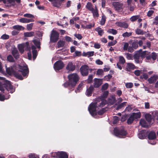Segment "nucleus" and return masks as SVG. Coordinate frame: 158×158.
I'll use <instances>...</instances> for the list:
<instances>
[{
    "mask_svg": "<svg viewBox=\"0 0 158 158\" xmlns=\"http://www.w3.org/2000/svg\"><path fill=\"white\" fill-rule=\"evenodd\" d=\"M86 8L89 10L91 11L94 8L93 7V5L90 2H88L85 6Z\"/></svg>",
    "mask_w": 158,
    "mask_h": 158,
    "instance_id": "27",
    "label": "nucleus"
},
{
    "mask_svg": "<svg viewBox=\"0 0 158 158\" xmlns=\"http://www.w3.org/2000/svg\"><path fill=\"white\" fill-rule=\"evenodd\" d=\"M58 33L56 31L52 30L50 37V41L53 42H56L58 40Z\"/></svg>",
    "mask_w": 158,
    "mask_h": 158,
    "instance_id": "8",
    "label": "nucleus"
},
{
    "mask_svg": "<svg viewBox=\"0 0 158 158\" xmlns=\"http://www.w3.org/2000/svg\"><path fill=\"white\" fill-rule=\"evenodd\" d=\"M34 33L33 31L26 32L24 33V36L25 37H31L33 35Z\"/></svg>",
    "mask_w": 158,
    "mask_h": 158,
    "instance_id": "31",
    "label": "nucleus"
},
{
    "mask_svg": "<svg viewBox=\"0 0 158 158\" xmlns=\"http://www.w3.org/2000/svg\"><path fill=\"white\" fill-rule=\"evenodd\" d=\"M91 12L93 13V16L94 18L98 17L99 14L98 11L96 6H95L94 8Z\"/></svg>",
    "mask_w": 158,
    "mask_h": 158,
    "instance_id": "23",
    "label": "nucleus"
},
{
    "mask_svg": "<svg viewBox=\"0 0 158 158\" xmlns=\"http://www.w3.org/2000/svg\"><path fill=\"white\" fill-rule=\"evenodd\" d=\"M33 25V23H31L29 24H28L27 25V30L31 31L32 29V27Z\"/></svg>",
    "mask_w": 158,
    "mask_h": 158,
    "instance_id": "45",
    "label": "nucleus"
},
{
    "mask_svg": "<svg viewBox=\"0 0 158 158\" xmlns=\"http://www.w3.org/2000/svg\"><path fill=\"white\" fill-rule=\"evenodd\" d=\"M131 114L133 116L135 119L140 118L141 116V113L139 112L136 113H133Z\"/></svg>",
    "mask_w": 158,
    "mask_h": 158,
    "instance_id": "29",
    "label": "nucleus"
},
{
    "mask_svg": "<svg viewBox=\"0 0 158 158\" xmlns=\"http://www.w3.org/2000/svg\"><path fill=\"white\" fill-rule=\"evenodd\" d=\"M9 38V35L6 34H3L1 36V39L3 40H7Z\"/></svg>",
    "mask_w": 158,
    "mask_h": 158,
    "instance_id": "55",
    "label": "nucleus"
},
{
    "mask_svg": "<svg viewBox=\"0 0 158 158\" xmlns=\"http://www.w3.org/2000/svg\"><path fill=\"white\" fill-rule=\"evenodd\" d=\"M125 86L127 88H131L133 86V85L132 83L131 82L127 83H126Z\"/></svg>",
    "mask_w": 158,
    "mask_h": 158,
    "instance_id": "49",
    "label": "nucleus"
},
{
    "mask_svg": "<svg viewBox=\"0 0 158 158\" xmlns=\"http://www.w3.org/2000/svg\"><path fill=\"white\" fill-rule=\"evenodd\" d=\"M132 47L135 49H136L138 47V44L137 42H134L132 44Z\"/></svg>",
    "mask_w": 158,
    "mask_h": 158,
    "instance_id": "60",
    "label": "nucleus"
},
{
    "mask_svg": "<svg viewBox=\"0 0 158 158\" xmlns=\"http://www.w3.org/2000/svg\"><path fill=\"white\" fill-rule=\"evenodd\" d=\"M135 68L134 64L131 63H127L125 70L128 71H130L131 69H134Z\"/></svg>",
    "mask_w": 158,
    "mask_h": 158,
    "instance_id": "19",
    "label": "nucleus"
},
{
    "mask_svg": "<svg viewBox=\"0 0 158 158\" xmlns=\"http://www.w3.org/2000/svg\"><path fill=\"white\" fill-rule=\"evenodd\" d=\"M106 20V17L104 15L102 14V19L100 21V24L102 25H104Z\"/></svg>",
    "mask_w": 158,
    "mask_h": 158,
    "instance_id": "35",
    "label": "nucleus"
},
{
    "mask_svg": "<svg viewBox=\"0 0 158 158\" xmlns=\"http://www.w3.org/2000/svg\"><path fill=\"white\" fill-rule=\"evenodd\" d=\"M31 49L32 50L33 57V60H34L37 56V51L35 50V47L34 46H31Z\"/></svg>",
    "mask_w": 158,
    "mask_h": 158,
    "instance_id": "25",
    "label": "nucleus"
},
{
    "mask_svg": "<svg viewBox=\"0 0 158 158\" xmlns=\"http://www.w3.org/2000/svg\"><path fill=\"white\" fill-rule=\"evenodd\" d=\"M114 132L116 136L119 138L123 137L127 134V132L123 129L120 130L115 128L114 129Z\"/></svg>",
    "mask_w": 158,
    "mask_h": 158,
    "instance_id": "6",
    "label": "nucleus"
},
{
    "mask_svg": "<svg viewBox=\"0 0 158 158\" xmlns=\"http://www.w3.org/2000/svg\"><path fill=\"white\" fill-rule=\"evenodd\" d=\"M145 117L147 120L148 122H151L152 119L151 115V114H146L145 115Z\"/></svg>",
    "mask_w": 158,
    "mask_h": 158,
    "instance_id": "40",
    "label": "nucleus"
},
{
    "mask_svg": "<svg viewBox=\"0 0 158 158\" xmlns=\"http://www.w3.org/2000/svg\"><path fill=\"white\" fill-rule=\"evenodd\" d=\"M94 90V87L92 86H90L86 90V95L88 96H91Z\"/></svg>",
    "mask_w": 158,
    "mask_h": 158,
    "instance_id": "15",
    "label": "nucleus"
},
{
    "mask_svg": "<svg viewBox=\"0 0 158 158\" xmlns=\"http://www.w3.org/2000/svg\"><path fill=\"white\" fill-rule=\"evenodd\" d=\"M153 24L157 25L158 24V16H156L154 19Z\"/></svg>",
    "mask_w": 158,
    "mask_h": 158,
    "instance_id": "54",
    "label": "nucleus"
},
{
    "mask_svg": "<svg viewBox=\"0 0 158 158\" xmlns=\"http://www.w3.org/2000/svg\"><path fill=\"white\" fill-rule=\"evenodd\" d=\"M84 82H82L79 85L77 89V90L76 92L77 93V92H80L82 89L83 86L84 85Z\"/></svg>",
    "mask_w": 158,
    "mask_h": 158,
    "instance_id": "37",
    "label": "nucleus"
},
{
    "mask_svg": "<svg viewBox=\"0 0 158 158\" xmlns=\"http://www.w3.org/2000/svg\"><path fill=\"white\" fill-rule=\"evenodd\" d=\"M69 79V82L65 83L64 84L65 87L71 86L73 87L75 86L77 82L79 80V77L78 75L76 73H71L68 76Z\"/></svg>",
    "mask_w": 158,
    "mask_h": 158,
    "instance_id": "3",
    "label": "nucleus"
},
{
    "mask_svg": "<svg viewBox=\"0 0 158 158\" xmlns=\"http://www.w3.org/2000/svg\"><path fill=\"white\" fill-rule=\"evenodd\" d=\"M139 15H135L132 16L130 18V20L132 22H134L139 19Z\"/></svg>",
    "mask_w": 158,
    "mask_h": 158,
    "instance_id": "42",
    "label": "nucleus"
},
{
    "mask_svg": "<svg viewBox=\"0 0 158 158\" xmlns=\"http://www.w3.org/2000/svg\"><path fill=\"white\" fill-rule=\"evenodd\" d=\"M18 3H19L20 2V0H15ZM15 0H0V2H3L4 4L9 3L10 4L15 2Z\"/></svg>",
    "mask_w": 158,
    "mask_h": 158,
    "instance_id": "22",
    "label": "nucleus"
},
{
    "mask_svg": "<svg viewBox=\"0 0 158 158\" xmlns=\"http://www.w3.org/2000/svg\"><path fill=\"white\" fill-rule=\"evenodd\" d=\"M127 102H124L120 105H119L117 107V109H118L120 108H122L124 106L126 105V104L127 103Z\"/></svg>",
    "mask_w": 158,
    "mask_h": 158,
    "instance_id": "51",
    "label": "nucleus"
},
{
    "mask_svg": "<svg viewBox=\"0 0 158 158\" xmlns=\"http://www.w3.org/2000/svg\"><path fill=\"white\" fill-rule=\"evenodd\" d=\"M19 20L20 22L23 23H27L34 21V20L32 19H28L25 18H21Z\"/></svg>",
    "mask_w": 158,
    "mask_h": 158,
    "instance_id": "14",
    "label": "nucleus"
},
{
    "mask_svg": "<svg viewBox=\"0 0 158 158\" xmlns=\"http://www.w3.org/2000/svg\"><path fill=\"white\" fill-rule=\"evenodd\" d=\"M74 35L79 40H81L82 38V36L80 34H75Z\"/></svg>",
    "mask_w": 158,
    "mask_h": 158,
    "instance_id": "64",
    "label": "nucleus"
},
{
    "mask_svg": "<svg viewBox=\"0 0 158 158\" xmlns=\"http://www.w3.org/2000/svg\"><path fill=\"white\" fill-rule=\"evenodd\" d=\"M125 62V60L123 56H120L119 57V62L120 63L122 64H123Z\"/></svg>",
    "mask_w": 158,
    "mask_h": 158,
    "instance_id": "52",
    "label": "nucleus"
},
{
    "mask_svg": "<svg viewBox=\"0 0 158 158\" xmlns=\"http://www.w3.org/2000/svg\"><path fill=\"white\" fill-rule=\"evenodd\" d=\"M58 152H55L52 153L50 155H51V157H58Z\"/></svg>",
    "mask_w": 158,
    "mask_h": 158,
    "instance_id": "57",
    "label": "nucleus"
},
{
    "mask_svg": "<svg viewBox=\"0 0 158 158\" xmlns=\"http://www.w3.org/2000/svg\"><path fill=\"white\" fill-rule=\"evenodd\" d=\"M5 87L11 93L15 91V89L13 88L9 81L6 80L3 77H0V90L2 92L4 91Z\"/></svg>",
    "mask_w": 158,
    "mask_h": 158,
    "instance_id": "1",
    "label": "nucleus"
},
{
    "mask_svg": "<svg viewBox=\"0 0 158 158\" xmlns=\"http://www.w3.org/2000/svg\"><path fill=\"white\" fill-rule=\"evenodd\" d=\"M64 66L63 63L60 60L56 61L54 64V68L55 71H58L62 69Z\"/></svg>",
    "mask_w": 158,
    "mask_h": 158,
    "instance_id": "9",
    "label": "nucleus"
},
{
    "mask_svg": "<svg viewBox=\"0 0 158 158\" xmlns=\"http://www.w3.org/2000/svg\"><path fill=\"white\" fill-rule=\"evenodd\" d=\"M89 67L87 65H84L81 67L80 71L81 75L83 76H87L89 73Z\"/></svg>",
    "mask_w": 158,
    "mask_h": 158,
    "instance_id": "10",
    "label": "nucleus"
},
{
    "mask_svg": "<svg viewBox=\"0 0 158 158\" xmlns=\"http://www.w3.org/2000/svg\"><path fill=\"white\" fill-rule=\"evenodd\" d=\"M14 74L15 76L17 77V78L20 79V80H22L23 79V78L22 76L20 74H19L18 73H14Z\"/></svg>",
    "mask_w": 158,
    "mask_h": 158,
    "instance_id": "58",
    "label": "nucleus"
},
{
    "mask_svg": "<svg viewBox=\"0 0 158 158\" xmlns=\"http://www.w3.org/2000/svg\"><path fill=\"white\" fill-rule=\"evenodd\" d=\"M112 5L115 10L118 11H122L124 7L122 3L119 2H113Z\"/></svg>",
    "mask_w": 158,
    "mask_h": 158,
    "instance_id": "7",
    "label": "nucleus"
},
{
    "mask_svg": "<svg viewBox=\"0 0 158 158\" xmlns=\"http://www.w3.org/2000/svg\"><path fill=\"white\" fill-rule=\"evenodd\" d=\"M140 124L143 127H147L148 125L146 121L143 119H141L139 122Z\"/></svg>",
    "mask_w": 158,
    "mask_h": 158,
    "instance_id": "28",
    "label": "nucleus"
},
{
    "mask_svg": "<svg viewBox=\"0 0 158 158\" xmlns=\"http://www.w3.org/2000/svg\"><path fill=\"white\" fill-rule=\"evenodd\" d=\"M96 31L98 32V34L100 36H102L104 34V31L101 28L98 27L96 28L95 29Z\"/></svg>",
    "mask_w": 158,
    "mask_h": 158,
    "instance_id": "30",
    "label": "nucleus"
},
{
    "mask_svg": "<svg viewBox=\"0 0 158 158\" xmlns=\"http://www.w3.org/2000/svg\"><path fill=\"white\" fill-rule=\"evenodd\" d=\"M158 79V76L154 75L148 79V81L149 83L152 84L154 83Z\"/></svg>",
    "mask_w": 158,
    "mask_h": 158,
    "instance_id": "17",
    "label": "nucleus"
},
{
    "mask_svg": "<svg viewBox=\"0 0 158 158\" xmlns=\"http://www.w3.org/2000/svg\"><path fill=\"white\" fill-rule=\"evenodd\" d=\"M13 28L14 29H16L18 31L23 30L24 29L23 27L19 25H15L13 27Z\"/></svg>",
    "mask_w": 158,
    "mask_h": 158,
    "instance_id": "32",
    "label": "nucleus"
},
{
    "mask_svg": "<svg viewBox=\"0 0 158 158\" xmlns=\"http://www.w3.org/2000/svg\"><path fill=\"white\" fill-rule=\"evenodd\" d=\"M7 60L11 62H13L14 61V60L11 55H9L7 57Z\"/></svg>",
    "mask_w": 158,
    "mask_h": 158,
    "instance_id": "56",
    "label": "nucleus"
},
{
    "mask_svg": "<svg viewBox=\"0 0 158 158\" xmlns=\"http://www.w3.org/2000/svg\"><path fill=\"white\" fill-rule=\"evenodd\" d=\"M106 103V100H103L99 102H97L90 104L88 107V110L91 115L96 118L95 116L97 114L96 112L97 106L98 105L99 106L102 107Z\"/></svg>",
    "mask_w": 158,
    "mask_h": 158,
    "instance_id": "2",
    "label": "nucleus"
},
{
    "mask_svg": "<svg viewBox=\"0 0 158 158\" xmlns=\"http://www.w3.org/2000/svg\"><path fill=\"white\" fill-rule=\"evenodd\" d=\"M115 98L114 96H112L109 101V102L111 104H113L115 102Z\"/></svg>",
    "mask_w": 158,
    "mask_h": 158,
    "instance_id": "43",
    "label": "nucleus"
},
{
    "mask_svg": "<svg viewBox=\"0 0 158 158\" xmlns=\"http://www.w3.org/2000/svg\"><path fill=\"white\" fill-rule=\"evenodd\" d=\"M94 85L95 87H98L101 85L102 84V81L99 79H95L94 80Z\"/></svg>",
    "mask_w": 158,
    "mask_h": 158,
    "instance_id": "18",
    "label": "nucleus"
},
{
    "mask_svg": "<svg viewBox=\"0 0 158 158\" xmlns=\"http://www.w3.org/2000/svg\"><path fill=\"white\" fill-rule=\"evenodd\" d=\"M23 16L24 17H27L28 18H34V16L31 14L27 13L26 14H24L23 15Z\"/></svg>",
    "mask_w": 158,
    "mask_h": 158,
    "instance_id": "53",
    "label": "nucleus"
},
{
    "mask_svg": "<svg viewBox=\"0 0 158 158\" xmlns=\"http://www.w3.org/2000/svg\"><path fill=\"white\" fill-rule=\"evenodd\" d=\"M94 51L88 52H83L82 56H87V57H89L93 56L94 55Z\"/></svg>",
    "mask_w": 158,
    "mask_h": 158,
    "instance_id": "24",
    "label": "nucleus"
},
{
    "mask_svg": "<svg viewBox=\"0 0 158 158\" xmlns=\"http://www.w3.org/2000/svg\"><path fill=\"white\" fill-rule=\"evenodd\" d=\"M157 54L155 52H152V53L151 55V57L152 58V60L154 61V60H155L157 58Z\"/></svg>",
    "mask_w": 158,
    "mask_h": 158,
    "instance_id": "44",
    "label": "nucleus"
},
{
    "mask_svg": "<svg viewBox=\"0 0 158 158\" xmlns=\"http://www.w3.org/2000/svg\"><path fill=\"white\" fill-rule=\"evenodd\" d=\"M6 70L7 73L9 75H11L14 73V69L12 68H6Z\"/></svg>",
    "mask_w": 158,
    "mask_h": 158,
    "instance_id": "33",
    "label": "nucleus"
},
{
    "mask_svg": "<svg viewBox=\"0 0 158 158\" xmlns=\"http://www.w3.org/2000/svg\"><path fill=\"white\" fill-rule=\"evenodd\" d=\"M126 57L129 60H133V56L130 54L129 53H127L126 54Z\"/></svg>",
    "mask_w": 158,
    "mask_h": 158,
    "instance_id": "47",
    "label": "nucleus"
},
{
    "mask_svg": "<svg viewBox=\"0 0 158 158\" xmlns=\"http://www.w3.org/2000/svg\"><path fill=\"white\" fill-rule=\"evenodd\" d=\"M115 24L117 26L121 27L127 28L128 27V24L124 22H117Z\"/></svg>",
    "mask_w": 158,
    "mask_h": 158,
    "instance_id": "21",
    "label": "nucleus"
},
{
    "mask_svg": "<svg viewBox=\"0 0 158 158\" xmlns=\"http://www.w3.org/2000/svg\"><path fill=\"white\" fill-rule=\"evenodd\" d=\"M19 71L21 72L24 77H27L28 76L29 71L28 68L25 64L19 65Z\"/></svg>",
    "mask_w": 158,
    "mask_h": 158,
    "instance_id": "5",
    "label": "nucleus"
},
{
    "mask_svg": "<svg viewBox=\"0 0 158 158\" xmlns=\"http://www.w3.org/2000/svg\"><path fill=\"white\" fill-rule=\"evenodd\" d=\"M108 86V85L107 83H105L102 87V89L104 90H106Z\"/></svg>",
    "mask_w": 158,
    "mask_h": 158,
    "instance_id": "61",
    "label": "nucleus"
},
{
    "mask_svg": "<svg viewBox=\"0 0 158 158\" xmlns=\"http://www.w3.org/2000/svg\"><path fill=\"white\" fill-rule=\"evenodd\" d=\"M33 41L34 44L38 48H40V43L39 41L34 40H33Z\"/></svg>",
    "mask_w": 158,
    "mask_h": 158,
    "instance_id": "41",
    "label": "nucleus"
},
{
    "mask_svg": "<svg viewBox=\"0 0 158 158\" xmlns=\"http://www.w3.org/2000/svg\"><path fill=\"white\" fill-rule=\"evenodd\" d=\"M118 121V118L117 116H115L114 117L113 123L114 124L116 123Z\"/></svg>",
    "mask_w": 158,
    "mask_h": 158,
    "instance_id": "62",
    "label": "nucleus"
},
{
    "mask_svg": "<svg viewBox=\"0 0 158 158\" xmlns=\"http://www.w3.org/2000/svg\"><path fill=\"white\" fill-rule=\"evenodd\" d=\"M146 52H147L146 51H144L141 53H140L139 52H137L134 55V58L135 59L139 58L140 56L141 57L143 58L146 56Z\"/></svg>",
    "mask_w": 158,
    "mask_h": 158,
    "instance_id": "12",
    "label": "nucleus"
},
{
    "mask_svg": "<svg viewBox=\"0 0 158 158\" xmlns=\"http://www.w3.org/2000/svg\"><path fill=\"white\" fill-rule=\"evenodd\" d=\"M147 134L145 131H140L138 134V137L141 139H144L146 136Z\"/></svg>",
    "mask_w": 158,
    "mask_h": 158,
    "instance_id": "13",
    "label": "nucleus"
},
{
    "mask_svg": "<svg viewBox=\"0 0 158 158\" xmlns=\"http://www.w3.org/2000/svg\"><path fill=\"white\" fill-rule=\"evenodd\" d=\"M103 73L102 69H99L97 71L96 74L98 75H102L103 74Z\"/></svg>",
    "mask_w": 158,
    "mask_h": 158,
    "instance_id": "48",
    "label": "nucleus"
},
{
    "mask_svg": "<svg viewBox=\"0 0 158 158\" xmlns=\"http://www.w3.org/2000/svg\"><path fill=\"white\" fill-rule=\"evenodd\" d=\"M66 68L69 71H73L75 70V66L72 62H70L68 64Z\"/></svg>",
    "mask_w": 158,
    "mask_h": 158,
    "instance_id": "11",
    "label": "nucleus"
},
{
    "mask_svg": "<svg viewBox=\"0 0 158 158\" xmlns=\"http://www.w3.org/2000/svg\"><path fill=\"white\" fill-rule=\"evenodd\" d=\"M136 34L138 35H143L146 33V32L143 31L140 29H137L135 30Z\"/></svg>",
    "mask_w": 158,
    "mask_h": 158,
    "instance_id": "34",
    "label": "nucleus"
},
{
    "mask_svg": "<svg viewBox=\"0 0 158 158\" xmlns=\"http://www.w3.org/2000/svg\"><path fill=\"white\" fill-rule=\"evenodd\" d=\"M18 47L19 51L21 53L24 52V50L27 51L30 50V47L28 42L19 44L18 45Z\"/></svg>",
    "mask_w": 158,
    "mask_h": 158,
    "instance_id": "4",
    "label": "nucleus"
},
{
    "mask_svg": "<svg viewBox=\"0 0 158 158\" xmlns=\"http://www.w3.org/2000/svg\"><path fill=\"white\" fill-rule=\"evenodd\" d=\"M146 61L147 62L153 63V61L152 60L151 56H146Z\"/></svg>",
    "mask_w": 158,
    "mask_h": 158,
    "instance_id": "39",
    "label": "nucleus"
},
{
    "mask_svg": "<svg viewBox=\"0 0 158 158\" xmlns=\"http://www.w3.org/2000/svg\"><path fill=\"white\" fill-rule=\"evenodd\" d=\"M107 32L114 35H116L117 33V31L116 30L113 29H109L107 30Z\"/></svg>",
    "mask_w": 158,
    "mask_h": 158,
    "instance_id": "36",
    "label": "nucleus"
},
{
    "mask_svg": "<svg viewBox=\"0 0 158 158\" xmlns=\"http://www.w3.org/2000/svg\"><path fill=\"white\" fill-rule=\"evenodd\" d=\"M58 158H68V155L67 154L63 152H58Z\"/></svg>",
    "mask_w": 158,
    "mask_h": 158,
    "instance_id": "16",
    "label": "nucleus"
},
{
    "mask_svg": "<svg viewBox=\"0 0 158 158\" xmlns=\"http://www.w3.org/2000/svg\"><path fill=\"white\" fill-rule=\"evenodd\" d=\"M156 135L154 132H151L148 135V138L150 140H153L156 138Z\"/></svg>",
    "mask_w": 158,
    "mask_h": 158,
    "instance_id": "26",
    "label": "nucleus"
},
{
    "mask_svg": "<svg viewBox=\"0 0 158 158\" xmlns=\"http://www.w3.org/2000/svg\"><path fill=\"white\" fill-rule=\"evenodd\" d=\"M135 119L131 114V115L129 118L127 119V123L128 124H130L132 123Z\"/></svg>",
    "mask_w": 158,
    "mask_h": 158,
    "instance_id": "38",
    "label": "nucleus"
},
{
    "mask_svg": "<svg viewBox=\"0 0 158 158\" xmlns=\"http://www.w3.org/2000/svg\"><path fill=\"white\" fill-rule=\"evenodd\" d=\"M129 47V44L127 43H125L124 44L123 49L124 50H127L128 49Z\"/></svg>",
    "mask_w": 158,
    "mask_h": 158,
    "instance_id": "59",
    "label": "nucleus"
},
{
    "mask_svg": "<svg viewBox=\"0 0 158 158\" xmlns=\"http://www.w3.org/2000/svg\"><path fill=\"white\" fill-rule=\"evenodd\" d=\"M12 53L15 59H17L19 58V53L16 48H15L13 49L12 51Z\"/></svg>",
    "mask_w": 158,
    "mask_h": 158,
    "instance_id": "20",
    "label": "nucleus"
},
{
    "mask_svg": "<svg viewBox=\"0 0 158 158\" xmlns=\"http://www.w3.org/2000/svg\"><path fill=\"white\" fill-rule=\"evenodd\" d=\"M131 35V32H126L123 34L122 36L124 37H129Z\"/></svg>",
    "mask_w": 158,
    "mask_h": 158,
    "instance_id": "46",
    "label": "nucleus"
},
{
    "mask_svg": "<svg viewBox=\"0 0 158 158\" xmlns=\"http://www.w3.org/2000/svg\"><path fill=\"white\" fill-rule=\"evenodd\" d=\"M117 43V41L116 40H113L112 41L109 42L108 43V46H113L115 45Z\"/></svg>",
    "mask_w": 158,
    "mask_h": 158,
    "instance_id": "50",
    "label": "nucleus"
},
{
    "mask_svg": "<svg viewBox=\"0 0 158 158\" xmlns=\"http://www.w3.org/2000/svg\"><path fill=\"white\" fill-rule=\"evenodd\" d=\"M29 158H39V157L34 154H31L29 155Z\"/></svg>",
    "mask_w": 158,
    "mask_h": 158,
    "instance_id": "63",
    "label": "nucleus"
}]
</instances>
